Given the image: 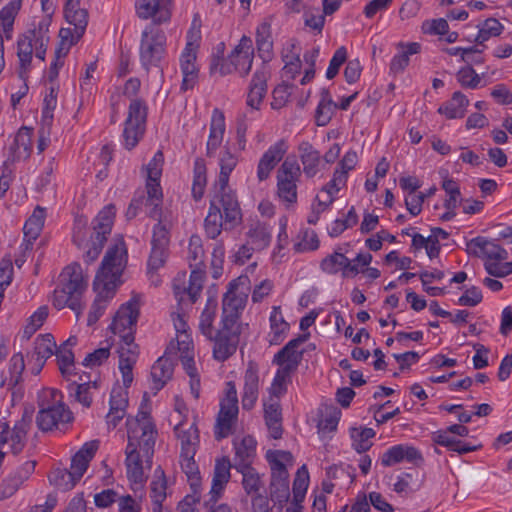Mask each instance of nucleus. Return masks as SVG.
<instances>
[{"instance_id": "obj_19", "label": "nucleus", "mask_w": 512, "mask_h": 512, "mask_svg": "<svg viewBox=\"0 0 512 512\" xmlns=\"http://www.w3.org/2000/svg\"><path fill=\"white\" fill-rule=\"evenodd\" d=\"M129 386L121 387L115 386L110 394V409L106 415V422L108 427L115 428L118 423L126 416V409L128 406V392Z\"/></svg>"}, {"instance_id": "obj_9", "label": "nucleus", "mask_w": 512, "mask_h": 512, "mask_svg": "<svg viewBox=\"0 0 512 512\" xmlns=\"http://www.w3.org/2000/svg\"><path fill=\"white\" fill-rule=\"evenodd\" d=\"M53 403L46 402L44 399L39 402V411L36 416V424L43 432L52 431L58 428L60 424L69 423L73 420L72 412L56 397L60 395L57 390L49 391Z\"/></svg>"}, {"instance_id": "obj_26", "label": "nucleus", "mask_w": 512, "mask_h": 512, "mask_svg": "<svg viewBox=\"0 0 512 512\" xmlns=\"http://www.w3.org/2000/svg\"><path fill=\"white\" fill-rule=\"evenodd\" d=\"M32 134L33 131L27 127H21L15 135L13 142L9 146V155L5 161L16 162L21 159H27L32 150Z\"/></svg>"}, {"instance_id": "obj_31", "label": "nucleus", "mask_w": 512, "mask_h": 512, "mask_svg": "<svg viewBox=\"0 0 512 512\" xmlns=\"http://www.w3.org/2000/svg\"><path fill=\"white\" fill-rule=\"evenodd\" d=\"M80 0H67L65 4V19L76 28V38H82L88 24V12L79 7Z\"/></svg>"}, {"instance_id": "obj_25", "label": "nucleus", "mask_w": 512, "mask_h": 512, "mask_svg": "<svg viewBox=\"0 0 512 512\" xmlns=\"http://www.w3.org/2000/svg\"><path fill=\"white\" fill-rule=\"evenodd\" d=\"M402 461L417 464L423 461V457L415 447L403 444L392 446L381 457V464L385 467Z\"/></svg>"}, {"instance_id": "obj_48", "label": "nucleus", "mask_w": 512, "mask_h": 512, "mask_svg": "<svg viewBox=\"0 0 512 512\" xmlns=\"http://www.w3.org/2000/svg\"><path fill=\"white\" fill-rule=\"evenodd\" d=\"M77 342L76 337H69L64 343L56 348L55 354L62 375L70 373V368L74 365V354L71 347Z\"/></svg>"}, {"instance_id": "obj_6", "label": "nucleus", "mask_w": 512, "mask_h": 512, "mask_svg": "<svg viewBox=\"0 0 512 512\" xmlns=\"http://www.w3.org/2000/svg\"><path fill=\"white\" fill-rule=\"evenodd\" d=\"M61 286L53 293L52 303L57 309L70 308L77 318L83 310L81 298L87 289V278L83 274L79 263H72L61 273Z\"/></svg>"}, {"instance_id": "obj_61", "label": "nucleus", "mask_w": 512, "mask_h": 512, "mask_svg": "<svg viewBox=\"0 0 512 512\" xmlns=\"http://www.w3.org/2000/svg\"><path fill=\"white\" fill-rule=\"evenodd\" d=\"M91 387L96 388V382H86L82 384L72 383L69 386V390L74 394L77 402L88 408L92 403V396L90 393Z\"/></svg>"}, {"instance_id": "obj_7", "label": "nucleus", "mask_w": 512, "mask_h": 512, "mask_svg": "<svg viewBox=\"0 0 512 512\" xmlns=\"http://www.w3.org/2000/svg\"><path fill=\"white\" fill-rule=\"evenodd\" d=\"M309 334L299 335L290 340L274 356L273 363L279 366L271 386V394L276 398L283 395L287 390V383L291 381L292 374L297 370L303 358V351L298 350Z\"/></svg>"}, {"instance_id": "obj_46", "label": "nucleus", "mask_w": 512, "mask_h": 512, "mask_svg": "<svg viewBox=\"0 0 512 512\" xmlns=\"http://www.w3.org/2000/svg\"><path fill=\"white\" fill-rule=\"evenodd\" d=\"M270 344L278 345L280 344L287 331L289 330V324L284 320L280 307L274 306L272 313L270 315Z\"/></svg>"}, {"instance_id": "obj_11", "label": "nucleus", "mask_w": 512, "mask_h": 512, "mask_svg": "<svg viewBox=\"0 0 512 512\" xmlns=\"http://www.w3.org/2000/svg\"><path fill=\"white\" fill-rule=\"evenodd\" d=\"M238 398L235 384L227 383L226 396L220 402V410L214 427V436L217 440L228 437L238 417Z\"/></svg>"}, {"instance_id": "obj_41", "label": "nucleus", "mask_w": 512, "mask_h": 512, "mask_svg": "<svg viewBox=\"0 0 512 512\" xmlns=\"http://www.w3.org/2000/svg\"><path fill=\"white\" fill-rule=\"evenodd\" d=\"M468 105V98L462 92L456 91L449 101L439 107L438 112L448 119L462 118Z\"/></svg>"}, {"instance_id": "obj_59", "label": "nucleus", "mask_w": 512, "mask_h": 512, "mask_svg": "<svg viewBox=\"0 0 512 512\" xmlns=\"http://www.w3.org/2000/svg\"><path fill=\"white\" fill-rule=\"evenodd\" d=\"M49 314L47 306L39 307L28 319L23 330V336L30 339L32 335L44 324Z\"/></svg>"}, {"instance_id": "obj_14", "label": "nucleus", "mask_w": 512, "mask_h": 512, "mask_svg": "<svg viewBox=\"0 0 512 512\" xmlns=\"http://www.w3.org/2000/svg\"><path fill=\"white\" fill-rule=\"evenodd\" d=\"M253 45L251 38L242 36L238 45L232 50L228 59L219 68L221 75L238 72L240 76L248 75L253 63Z\"/></svg>"}, {"instance_id": "obj_60", "label": "nucleus", "mask_w": 512, "mask_h": 512, "mask_svg": "<svg viewBox=\"0 0 512 512\" xmlns=\"http://www.w3.org/2000/svg\"><path fill=\"white\" fill-rule=\"evenodd\" d=\"M156 219H158V223L153 229L151 245L167 248L169 244V230L171 225L168 221L162 219V214Z\"/></svg>"}, {"instance_id": "obj_18", "label": "nucleus", "mask_w": 512, "mask_h": 512, "mask_svg": "<svg viewBox=\"0 0 512 512\" xmlns=\"http://www.w3.org/2000/svg\"><path fill=\"white\" fill-rule=\"evenodd\" d=\"M197 45L188 41L180 57V67L183 74L181 88L188 90L193 88L198 78V69L196 67Z\"/></svg>"}, {"instance_id": "obj_45", "label": "nucleus", "mask_w": 512, "mask_h": 512, "mask_svg": "<svg viewBox=\"0 0 512 512\" xmlns=\"http://www.w3.org/2000/svg\"><path fill=\"white\" fill-rule=\"evenodd\" d=\"M25 370V361L22 353L14 354L9 361L8 388L12 394L21 393V383L23 382V371Z\"/></svg>"}, {"instance_id": "obj_36", "label": "nucleus", "mask_w": 512, "mask_h": 512, "mask_svg": "<svg viewBox=\"0 0 512 512\" xmlns=\"http://www.w3.org/2000/svg\"><path fill=\"white\" fill-rule=\"evenodd\" d=\"M174 430L181 443V456H195L199 444L197 427L194 424L189 427L179 424Z\"/></svg>"}, {"instance_id": "obj_35", "label": "nucleus", "mask_w": 512, "mask_h": 512, "mask_svg": "<svg viewBox=\"0 0 512 512\" xmlns=\"http://www.w3.org/2000/svg\"><path fill=\"white\" fill-rule=\"evenodd\" d=\"M259 392V377L257 369L253 365H249L244 376V388L242 395V407L250 410L254 407Z\"/></svg>"}, {"instance_id": "obj_55", "label": "nucleus", "mask_w": 512, "mask_h": 512, "mask_svg": "<svg viewBox=\"0 0 512 512\" xmlns=\"http://www.w3.org/2000/svg\"><path fill=\"white\" fill-rule=\"evenodd\" d=\"M21 8V0H13L0 11V25L7 38H10L15 16Z\"/></svg>"}, {"instance_id": "obj_21", "label": "nucleus", "mask_w": 512, "mask_h": 512, "mask_svg": "<svg viewBox=\"0 0 512 512\" xmlns=\"http://www.w3.org/2000/svg\"><path fill=\"white\" fill-rule=\"evenodd\" d=\"M2 430L0 431V439H4L5 441L1 444V449L5 444H10L11 452L14 455L19 454L26 443V437L28 433L29 422H27L24 418L17 422L13 429L9 428L7 423H3L1 425Z\"/></svg>"}, {"instance_id": "obj_1", "label": "nucleus", "mask_w": 512, "mask_h": 512, "mask_svg": "<svg viewBox=\"0 0 512 512\" xmlns=\"http://www.w3.org/2000/svg\"><path fill=\"white\" fill-rule=\"evenodd\" d=\"M128 444L125 450L128 479L134 484L142 485L147 476L145 469H150L157 430L147 407L141 405L135 417L126 420Z\"/></svg>"}, {"instance_id": "obj_16", "label": "nucleus", "mask_w": 512, "mask_h": 512, "mask_svg": "<svg viewBox=\"0 0 512 512\" xmlns=\"http://www.w3.org/2000/svg\"><path fill=\"white\" fill-rule=\"evenodd\" d=\"M173 0H136L135 8L139 18L153 19L152 24L170 20Z\"/></svg>"}, {"instance_id": "obj_47", "label": "nucleus", "mask_w": 512, "mask_h": 512, "mask_svg": "<svg viewBox=\"0 0 512 512\" xmlns=\"http://www.w3.org/2000/svg\"><path fill=\"white\" fill-rule=\"evenodd\" d=\"M247 235L249 243L257 251L268 247L271 241V232L265 223L256 222L252 224Z\"/></svg>"}, {"instance_id": "obj_22", "label": "nucleus", "mask_w": 512, "mask_h": 512, "mask_svg": "<svg viewBox=\"0 0 512 512\" xmlns=\"http://www.w3.org/2000/svg\"><path fill=\"white\" fill-rule=\"evenodd\" d=\"M287 152V144L281 139L262 155L257 166V177L259 181L266 180L275 166L282 160Z\"/></svg>"}, {"instance_id": "obj_12", "label": "nucleus", "mask_w": 512, "mask_h": 512, "mask_svg": "<svg viewBox=\"0 0 512 512\" xmlns=\"http://www.w3.org/2000/svg\"><path fill=\"white\" fill-rule=\"evenodd\" d=\"M148 108L141 99H132L124 123L123 138L127 149L134 148L145 132Z\"/></svg>"}, {"instance_id": "obj_49", "label": "nucleus", "mask_w": 512, "mask_h": 512, "mask_svg": "<svg viewBox=\"0 0 512 512\" xmlns=\"http://www.w3.org/2000/svg\"><path fill=\"white\" fill-rule=\"evenodd\" d=\"M478 34L475 38V42L482 46L481 49L484 50L486 47L484 43L488 41L491 37H497L501 35L504 30V26L496 19V18H488L483 22L477 25Z\"/></svg>"}, {"instance_id": "obj_5", "label": "nucleus", "mask_w": 512, "mask_h": 512, "mask_svg": "<svg viewBox=\"0 0 512 512\" xmlns=\"http://www.w3.org/2000/svg\"><path fill=\"white\" fill-rule=\"evenodd\" d=\"M241 221L242 213L236 194L212 191L208 214L204 220L207 237L216 239L222 229L231 230Z\"/></svg>"}, {"instance_id": "obj_38", "label": "nucleus", "mask_w": 512, "mask_h": 512, "mask_svg": "<svg viewBox=\"0 0 512 512\" xmlns=\"http://www.w3.org/2000/svg\"><path fill=\"white\" fill-rule=\"evenodd\" d=\"M264 418L271 437L280 439L283 434L282 412L277 400L271 398L270 403L264 404Z\"/></svg>"}, {"instance_id": "obj_17", "label": "nucleus", "mask_w": 512, "mask_h": 512, "mask_svg": "<svg viewBox=\"0 0 512 512\" xmlns=\"http://www.w3.org/2000/svg\"><path fill=\"white\" fill-rule=\"evenodd\" d=\"M270 77V71L266 65H262L252 76L248 87L247 105L254 110H259L261 103L267 93V80Z\"/></svg>"}, {"instance_id": "obj_32", "label": "nucleus", "mask_w": 512, "mask_h": 512, "mask_svg": "<svg viewBox=\"0 0 512 512\" xmlns=\"http://www.w3.org/2000/svg\"><path fill=\"white\" fill-rule=\"evenodd\" d=\"M230 468L231 463L227 457L216 460L212 486L210 490L211 501L216 502L221 496L226 484L230 479Z\"/></svg>"}, {"instance_id": "obj_13", "label": "nucleus", "mask_w": 512, "mask_h": 512, "mask_svg": "<svg viewBox=\"0 0 512 512\" xmlns=\"http://www.w3.org/2000/svg\"><path fill=\"white\" fill-rule=\"evenodd\" d=\"M236 470L242 475V486L245 493L251 496L252 512H270L269 499L265 494V485L261 475L252 466H241Z\"/></svg>"}, {"instance_id": "obj_23", "label": "nucleus", "mask_w": 512, "mask_h": 512, "mask_svg": "<svg viewBox=\"0 0 512 512\" xmlns=\"http://www.w3.org/2000/svg\"><path fill=\"white\" fill-rule=\"evenodd\" d=\"M320 268L327 274H337L341 271L343 277L355 276L360 272L357 265L352 264L351 260L339 251L326 256L321 261Z\"/></svg>"}, {"instance_id": "obj_52", "label": "nucleus", "mask_w": 512, "mask_h": 512, "mask_svg": "<svg viewBox=\"0 0 512 512\" xmlns=\"http://www.w3.org/2000/svg\"><path fill=\"white\" fill-rule=\"evenodd\" d=\"M49 481L52 485L62 491L71 490L79 479H76L71 470L57 468L49 475Z\"/></svg>"}, {"instance_id": "obj_10", "label": "nucleus", "mask_w": 512, "mask_h": 512, "mask_svg": "<svg viewBox=\"0 0 512 512\" xmlns=\"http://www.w3.org/2000/svg\"><path fill=\"white\" fill-rule=\"evenodd\" d=\"M301 169L295 157H287L277 171V195L287 205L297 202V182Z\"/></svg>"}, {"instance_id": "obj_54", "label": "nucleus", "mask_w": 512, "mask_h": 512, "mask_svg": "<svg viewBox=\"0 0 512 512\" xmlns=\"http://www.w3.org/2000/svg\"><path fill=\"white\" fill-rule=\"evenodd\" d=\"M181 468L185 475L187 476V480L190 484L191 489L196 494L197 489L201 484L200 472L198 469V465L194 460V456H181Z\"/></svg>"}, {"instance_id": "obj_43", "label": "nucleus", "mask_w": 512, "mask_h": 512, "mask_svg": "<svg viewBox=\"0 0 512 512\" xmlns=\"http://www.w3.org/2000/svg\"><path fill=\"white\" fill-rule=\"evenodd\" d=\"M235 450V469L241 466H251L256 455V441L251 436H245L239 443L235 444Z\"/></svg>"}, {"instance_id": "obj_4", "label": "nucleus", "mask_w": 512, "mask_h": 512, "mask_svg": "<svg viewBox=\"0 0 512 512\" xmlns=\"http://www.w3.org/2000/svg\"><path fill=\"white\" fill-rule=\"evenodd\" d=\"M141 304V296L133 295L129 301L119 307L110 325L112 333L120 338L119 369L125 386H130L133 381L132 370L139 354L138 345L134 342V334Z\"/></svg>"}, {"instance_id": "obj_44", "label": "nucleus", "mask_w": 512, "mask_h": 512, "mask_svg": "<svg viewBox=\"0 0 512 512\" xmlns=\"http://www.w3.org/2000/svg\"><path fill=\"white\" fill-rule=\"evenodd\" d=\"M320 95L321 99L316 109L315 121L318 126H326L338 108V104L332 100L328 89L323 88Z\"/></svg>"}, {"instance_id": "obj_58", "label": "nucleus", "mask_w": 512, "mask_h": 512, "mask_svg": "<svg viewBox=\"0 0 512 512\" xmlns=\"http://www.w3.org/2000/svg\"><path fill=\"white\" fill-rule=\"evenodd\" d=\"M204 249L201 238L192 235L188 246V261L191 268H202L204 264Z\"/></svg>"}, {"instance_id": "obj_56", "label": "nucleus", "mask_w": 512, "mask_h": 512, "mask_svg": "<svg viewBox=\"0 0 512 512\" xmlns=\"http://www.w3.org/2000/svg\"><path fill=\"white\" fill-rule=\"evenodd\" d=\"M421 45L417 42L407 44L405 50L395 55L390 63V70L393 73L402 72L409 63V56L420 52Z\"/></svg>"}, {"instance_id": "obj_33", "label": "nucleus", "mask_w": 512, "mask_h": 512, "mask_svg": "<svg viewBox=\"0 0 512 512\" xmlns=\"http://www.w3.org/2000/svg\"><path fill=\"white\" fill-rule=\"evenodd\" d=\"M217 311V302L215 299H208L206 307L202 311L199 320V329L200 332L210 341L214 342L213 351L216 348L219 338V330H215L213 327V322L216 316Z\"/></svg>"}, {"instance_id": "obj_42", "label": "nucleus", "mask_w": 512, "mask_h": 512, "mask_svg": "<svg viewBox=\"0 0 512 512\" xmlns=\"http://www.w3.org/2000/svg\"><path fill=\"white\" fill-rule=\"evenodd\" d=\"M204 276L205 273L201 268H193L187 287L181 288L179 285L174 284L175 295L179 296L180 300H182V295L187 294L191 302L194 303L203 288Z\"/></svg>"}, {"instance_id": "obj_57", "label": "nucleus", "mask_w": 512, "mask_h": 512, "mask_svg": "<svg viewBox=\"0 0 512 512\" xmlns=\"http://www.w3.org/2000/svg\"><path fill=\"white\" fill-rule=\"evenodd\" d=\"M35 355L37 360L46 361L56 351V343L51 334L39 335L35 339Z\"/></svg>"}, {"instance_id": "obj_8", "label": "nucleus", "mask_w": 512, "mask_h": 512, "mask_svg": "<svg viewBox=\"0 0 512 512\" xmlns=\"http://www.w3.org/2000/svg\"><path fill=\"white\" fill-rule=\"evenodd\" d=\"M166 35L154 24H149L142 32L140 43V61L149 72L151 68L160 67L165 55Z\"/></svg>"}, {"instance_id": "obj_51", "label": "nucleus", "mask_w": 512, "mask_h": 512, "mask_svg": "<svg viewBox=\"0 0 512 512\" xmlns=\"http://www.w3.org/2000/svg\"><path fill=\"white\" fill-rule=\"evenodd\" d=\"M192 196L194 200L202 199L207 184L206 165L204 160L196 159L193 170Z\"/></svg>"}, {"instance_id": "obj_2", "label": "nucleus", "mask_w": 512, "mask_h": 512, "mask_svg": "<svg viewBox=\"0 0 512 512\" xmlns=\"http://www.w3.org/2000/svg\"><path fill=\"white\" fill-rule=\"evenodd\" d=\"M250 280L240 276L232 280L222 300V320L214 358L220 362L232 356L239 343L240 327L238 319L244 309L249 291Z\"/></svg>"}, {"instance_id": "obj_30", "label": "nucleus", "mask_w": 512, "mask_h": 512, "mask_svg": "<svg viewBox=\"0 0 512 512\" xmlns=\"http://www.w3.org/2000/svg\"><path fill=\"white\" fill-rule=\"evenodd\" d=\"M225 133V116L224 113L215 108L212 112L210 122V133L207 141V156L215 155L216 150L220 147Z\"/></svg>"}, {"instance_id": "obj_28", "label": "nucleus", "mask_w": 512, "mask_h": 512, "mask_svg": "<svg viewBox=\"0 0 512 512\" xmlns=\"http://www.w3.org/2000/svg\"><path fill=\"white\" fill-rule=\"evenodd\" d=\"M99 448V441L86 442L80 450L72 457L70 470L76 479H81L86 472L90 461Z\"/></svg>"}, {"instance_id": "obj_39", "label": "nucleus", "mask_w": 512, "mask_h": 512, "mask_svg": "<svg viewBox=\"0 0 512 512\" xmlns=\"http://www.w3.org/2000/svg\"><path fill=\"white\" fill-rule=\"evenodd\" d=\"M159 180L154 178H147L146 180L147 197L144 199V204L151 206L149 217L153 219L160 217L162 213L160 205L162 204L163 194Z\"/></svg>"}, {"instance_id": "obj_34", "label": "nucleus", "mask_w": 512, "mask_h": 512, "mask_svg": "<svg viewBox=\"0 0 512 512\" xmlns=\"http://www.w3.org/2000/svg\"><path fill=\"white\" fill-rule=\"evenodd\" d=\"M237 165V158L228 150L222 152L220 157V173L214 183L212 191L220 193H235L228 185L230 173Z\"/></svg>"}, {"instance_id": "obj_63", "label": "nucleus", "mask_w": 512, "mask_h": 512, "mask_svg": "<svg viewBox=\"0 0 512 512\" xmlns=\"http://www.w3.org/2000/svg\"><path fill=\"white\" fill-rule=\"evenodd\" d=\"M61 38L60 48L56 51L58 57L65 56L69 49L76 44L81 38H76V28H61L59 31Z\"/></svg>"}, {"instance_id": "obj_64", "label": "nucleus", "mask_w": 512, "mask_h": 512, "mask_svg": "<svg viewBox=\"0 0 512 512\" xmlns=\"http://www.w3.org/2000/svg\"><path fill=\"white\" fill-rule=\"evenodd\" d=\"M502 260H485L486 272L494 277L503 278L512 273V261L501 263Z\"/></svg>"}, {"instance_id": "obj_62", "label": "nucleus", "mask_w": 512, "mask_h": 512, "mask_svg": "<svg viewBox=\"0 0 512 512\" xmlns=\"http://www.w3.org/2000/svg\"><path fill=\"white\" fill-rule=\"evenodd\" d=\"M457 80L464 88L475 89L478 87L481 78L471 65L461 68L457 73Z\"/></svg>"}, {"instance_id": "obj_20", "label": "nucleus", "mask_w": 512, "mask_h": 512, "mask_svg": "<svg viewBox=\"0 0 512 512\" xmlns=\"http://www.w3.org/2000/svg\"><path fill=\"white\" fill-rule=\"evenodd\" d=\"M469 253L486 260H507L508 252L497 243L484 237H476L467 243Z\"/></svg>"}, {"instance_id": "obj_37", "label": "nucleus", "mask_w": 512, "mask_h": 512, "mask_svg": "<svg viewBox=\"0 0 512 512\" xmlns=\"http://www.w3.org/2000/svg\"><path fill=\"white\" fill-rule=\"evenodd\" d=\"M167 479L163 469L159 466L154 472L150 484V498L153 503V512H162L163 502L167 498Z\"/></svg>"}, {"instance_id": "obj_15", "label": "nucleus", "mask_w": 512, "mask_h": 512, "mask_svg": "<svg viewBox=\"0 0 512 512\" xmlns=\"http://www.w3.org/2000/svg\"><path fill=\"white\" fill-rule=\"evenodd\" d=\"M269 458L271 465L270 498L274 505L270 512H282L289 498V474L284 463L278 458Z\"/></svg>"}, {"instance_id": "obj_27", "label": "nucleus", "mask_w": 512, "mask_h": 512, "mask_svg": "<svg viewBox=\"0 0 512 512\" xmlns=\"http://www.w3.org/2000/svg\"><path fill=\"white\" fill-rule=\"evenodd\" d=\"M299 157L303 166V173L308 178H313L325 164L322 163L320 152L308 141H303L298 146Z\"/></svg>"}, {"instance_id": "obj_24", "label": "nucleus", "mask_w": 512, "mask_h": 512, "mask_svg": "<svg viewBox=\"0 0 512 512\" xmlns=\"http://www.w3.org/2000/svg\"><path fill=\"white\" fill-rule=\"evenodd\" d=\"M173 349H175V345L174 342L171 341L165 355L160 357L151 368L152 389L155 390V393L160 391L172 378L174 364L166 355Z\"/></svg>"}, {"instance_id": "obj_40", "label": "nucleus", "mask_w": 512, "mask_h": 512, "mask_svg": "<svg viewBox=\"0 0 512 512\" xmlns=\"http://www.w3.org/2000/svg\"><path fill=\"white\" fill-rule=\"evenodd\" d=\"M115 211L113 205L104 207L96 216L92 235L93 238L105 241L111 233Z\"/></svg>"}, {"instance_id": "obj_53", "label": "nucleus", "mask_w": 512, "mask_h": 512, "mask_svg": "<svg viewBox=\"0 0 512 512\" xmlns=\"http://www.w3.org/2000/svg\"><path fill=\"white\" fill-rule=\"evenodd\" d=\"M350 435L352 447L358 453H363L371 448L372 442H370V439L375 436V432L371 428H352Z\"/></svg>"}, {"instance_id": "obj_29", "label": "nucleus", "mask_w": 512, "mask_h": 512, "mask_svg": "<svg viewBox=\"0 0 512 512\" xmlns=\"http://www.w3.org/2000/svg\"><path fill=\"white\" fill-rule=\"evenodd\" d=\"M44 220L45 210L40 206H37L23 227L24 241L21 245V248H23L24 251L32 249L33 242L40 235V232L44 226Z\"/></svg>"}, {"instance_id": "obj_3", "label": "nucleus", "mask_w": 512, "mask_h": 512, "mask_svg": "<svg viewBox=\"0 0 512 512\" xmlns=\"http://www.w3.org/2000/svg\"><path fill=\"white\" fill-rule=\"evenodd\" d=\"M127 263V249L122 240L109 247L99 271L96 274L93 287L97 295L91 305L87 324L94 325L103 315L109 300L115 294L117 286L121 283V275Z\"/></svg>"}, {"instance_id": "obj_50", "label": "nucleus", "mask_w": 512, "mask_h": 512, "mask_svg": "<svg viewBox=\"0 0 512 512\" xmlns=\"http://www.w3.org/2000/svg\"><path fill=\"white\" fill-rule=\"evenodd\" d=\"M33 46L34 39L30 35L25 34L18 40L17 56L20 63L19 76L21 78L25 77V74L30 66L33 54Z\"/></svg>"}]
</instances>
